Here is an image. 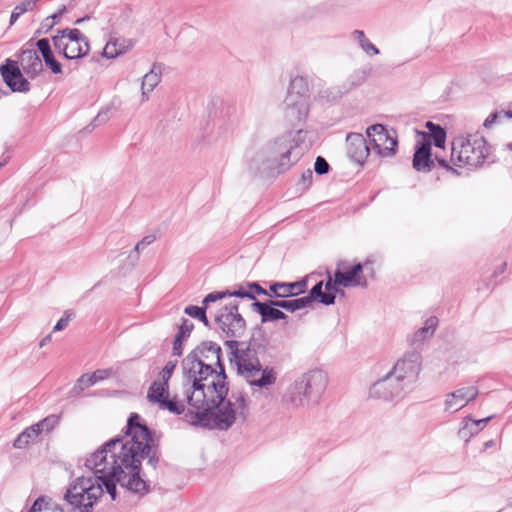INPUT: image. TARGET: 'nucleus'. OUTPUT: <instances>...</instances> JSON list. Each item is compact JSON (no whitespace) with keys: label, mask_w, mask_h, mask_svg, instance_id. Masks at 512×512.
I'll return each mask as SVG.
<instances>
[{"label":"nucleus","mask_w":512,"mask_h":512,"mask_svg":"<svg viewBox=\"0 0 512 512\" xmlns=\"http://www.w3.org/2000/svg\"><path fill=\"white\" fill-rule=\"evenodd\" d=\"M338 287H341L338 283H336V276L334 275V278L332 279L330 276L325 284V289H326V292L325 293H336V292H339V288Z\"/></svg>","instance_id":"79ce46f5"},{"label":"nucleus","mask_w":512,"mask_h":512,"mask_svg":"<svg viewBox=\"0 0 512 512\" xmlns=\"http://www.w3.org/2000/svg\"><path fill=\"white\" fill-rule=\"evenodd\" d=\"M252 307L260 314L262 323L274 322L287 318V315L282 312L279 307L272 305V300L269 302L255 301L252 304Z\"/></svg>","instance_id":"412c9836"},{"label":"nucleus","mask_w":512,"mask_h":512,"mask_svg":"<svg viewBox=\"0 0 512 512\" xmlns=\"http://www.w3.org/2000/svg\"><path fill=\"white\" fill-rule=\"evenodd\" d=\"M280 290H281L280 282H275L269 286V290H267L268 294H265V295L270 296V297L274 296V297L280 298Z\"/></svg>","instance_id":"09e8293b"},{"label":"nucleus","mask_w":512,"mask_h":512,"mask_svg":"<svg viewBox=\"0 0 512 512\" xmlns=\"http://www.w3.org/2000/svg\"><path fill=\"white\" fill-rule=\"evenodd\" d=\"M226 297H239V298H249L255 300V296L252 291H249L247 285L240 286L238 289L233 291H215L209 293L204 299L203 303L205 305L216 302L218 300L224 299Z\"/></svg>","instance_id":"393cba45"},{"label":"nucleus","mask_w":512,"mask_h":512,"mask_svg":"<svg viewBox=\"0 0 512 512\" xmlns=\"http://www.w3.org/2000/svg\"><path fill=\"white\" fill-rule=\"evenodd\" d=\"M113 374L112 369H99L91 374H83L74 386L76 393L82 392L84 389L95 385L96 383L108 379Z\"/></svg>","instance_id":"b1692460"},{"label":"nucleus","mask_w":512,"mask_h":512,"mask_svg":"<svg viewBox=\"0 0 512 512\" xmlns=\"http://www.w3.org/2000/svg\"><path fill=\"white\" fill-rule=\"evenodd\" d=\"M492 444H493V442H492V441H489V442H487V443H486V446H487V447H489V446H491Z\"/></svg>","instance_id":"338daca9"},{"label":"nucleus","mask_w":512,"mask_h":512,"mask_svg":"<svg viewBox=\"0 0 512 512\" xmlns=\"http://www.w3.org/2000/svg\"><path fill=\"white\" fill-rule=\"evenodd\" d=\"M372 144V151L379 157H392L396 154L398 141L396 132L382 124H374L366 129Z\"/></svg>","instance_id":"9d476101"},{"label":"nucleus","mask_w":512,"mask_h":512,"mask_svg":"<svg viewBox=\"0 0 512 512\" xmlns=\"http://www.w3.org/2000/svg\"><path fill=\"white\" fill-rule=\"evenodd\" d=\"M493 418V416H489L483 419L474 420L470 416H467L463 419V426L460 429V433L464 435H473L479 433L484 426Z\"/></svg>","instance_id":"7c9ffc66"},{"label":"nucleus","mask_w":512,"mask_h":512,"mask_svg":"<svg viewBox=\"0 0 512 512\" xmlns=\"http://www.w3.org/2000/svg\"><path fill=\"white\" fill-rule=\"evenodd\" d=\"M492 156V146L479 132L460 133L451 142L450 162L458 167L477 169Z\"/></svg>","instance_id":"39448f33"},{"label":"nucleus","mask_w":512,"mask_h":512,"mask_svg":"<svg viewBox=\"0 0 512 512\" xmlns=\"http://www.w3.org/2000/svg\"><path fill=\"white\" fill-rule=\"evenodd\" d=\"M223 392L219 386L197 387L185 394L189 412L195 415L193 423L213 421L221 430H227L237 422H244L248 416L249 406L245 395L232 393L229 397L226 381Z\"/></svg>","instance_id":"f03ea898"},{"label":"nucleus","mask_w":512,"mask_h":512,"mask_svg":"<svg viewBox=\"0 0 512 512\" xmlns=\"http://www.w3.org/2000/svg\"><path fill=\"white\" fill-rule=\"evenodd\" d=\"M19 61L22 70L31 78L36 77L43 70L42 61L34 49L23 50Z\"/></svg>","instance_id":"aec40b11"},{"label":"nucleus","mask_w":512,"mask_h":512,"mask_svg":"<svg viewBox=\"0 0 512 512\" xmlns=\"http://www.w3.org/2000/svg\"><path fill=\"white\" fill-rule=\"evenodd\" d=\"M303 299L307 300V306L314 300H318L324 305H332L335 302V294L323 292V281H320L311 288L309 294Z\"/></svg>","instance_id":"cd10ccee"},{"label":"nucleus","mask_w":512,"mask_h":512,"mask_svg":"<svg viewBox=\"0 0 512 512\" xmlns=\"http://www.w3.org/2000/svg\"><path fill=\"white\" fill-rule=\"evenodd\" d=\"M425 126L429 132H418L421 136L420 141H429L431 143V140H433L436 147L443 148L446 142V131L444 128L431 121L426 122Z\"/></svg>","instance_id":"a878e982"},{"label":"nucleus","mask_w":512,"mask_h":512,"mask_svg":"<svg viewBox=\"0 0 512 512\" xmlns=\"http://www.w3.org/2000/svg\"><path fill=\"white\" fill-rule=\"evenodd\" d=\"M438 322V318L435 316L426 319L424 326L415 331L410 337L409 341L411 345L420 347L424 342L430 339L434 335Z\"/></svg>","instance_id":"5701e85b"},{"label":"nucleus","mask_w":512,"mask_h":512,"mask_svg":"<svg viewBox=\"0 0 512 512\" xmlns=\"http://www.w3.org/2000/svg\"><path fill=\"white\" fill-rule=\"evenodd\" d=\"M171 376H172V373L167 372L162 369L159 372L157 380H155L154 382H160V384H162V385L169 386V380H170Z\"/></svg>","instance_id":"49530a36"},{"label":"nucleus","mask_w":512,"mask_h":512,"mask_svg":"<svg viewBox=\"0 0 512 512\" xmlns=\"http://www.w3.org/2000/svg\"><path fill=\"white\" fill-rule=\"evenodd\" d=\"M314 170L317 174L324 175L329 171V164L323 157L319 156L316 158Z\"/></svg>","instance_id":"ea45409f"},{"label":"nucleus","mask_w":512,"mask_h":512,"mask_svg":"<svg viewBox=\"0 0 512 512\" xmlns=\"http://www.w3.org/2000/svg\"><path fill=\"white\" fill-rule=\"evenodd\" d=\"M151 442L148 427L140 423L138 414H131L125 435L109 440L86 459L85 466L95 475L73 480L66 490L65 500L80 512H92L104 488L113 501L117 498V484L136 494L148 493L149 485L141 478L140 471L144 458H148L153 468L158 463L157 451L151 447Z\"/></svg>","instance_id":"f257e3e1"},{"label":"nucleus","mask_w":512,"mask_h":512,"mask_svg":"<svg viewBox=\"0 0 512 512\" xmlns=\"http://www.w3.org/2000/svg\"><path fill=\"white\" fill-rule=\"evenodd\" d=\"M408 390L409 388L389 371L371 385L369 395L372 398L394 400L402 398Z\"/></svg>","instance_id":"ddd939ff"},{"label":"nucleus","mask_w":512,"mask_h":512,"mask_svg":"<svg viewBox=\"0 0 512 512\" xmlns=\"http://www.w3.org/2000/svg\"><path fill=\"white\" fill-rule=\"evenodd\" d=\"M479 390L474 385L462 386L446 394L444 400V411L455 413L476 399Z\"/></svg>","instance_id":"2eb2a0df"},{"label":"nucleus","mask_w":512,"mask_h":512,"mask_svg":"<svg viewBox=\"0 0 512 512\" xmlns=\"http://www.w3.org/2000/svg\"><path fill=\"white\" fill-rule=\"evenodd\" d=\"M363 269L364 266L361 263L355 264L347 271H341L340 268H337L335 271L336 283L344 288H366L368 286V281L363 274Z\"/></svg>","instance_id":"a211bd4d"},{"label":"nucleus","mask_w":512,"mask_h":512,"mask_svg":"<svg viewBox=\"0 0 512 512\" xmlns=\"http://www.w3.org/2000/svg\"><path fill=\"white\" fill-rule=\"evenodd\" d=\"M2 166H3V164H2V163H0V167H2Z\"/></svg>","instance_id":"774afa93"},{"label":"nucleus","mask_w":512,"mask_h":512,"mask_svg":"<svg viewBox=\"0 0 512 512\" xmlns=\"http://www.w3.org/2000/svg\"><path fill=\"white\" fill-rule=\"evenodd\" d=\"M154 241L153 236H146L141 241H139L135 246V251L139 253L144 250L146 246L150 245Z\"/></svg>","instance_id":"c03bdc74"},{"label":"nucleus","mask_w":512,"mask_h":512,"mask_svg":"<svg viewBox=\"0 0 512 512\" xmlns=\"http://www.w3.org/2000/svg\"><path fill=\"white\" fill-rule=\"evenodd\" d=\"M436 159L438 160V163H439L442 167H444V168H446V169H451V167L449 166V162H448L447 160H445V159H443V158H438L437 156H436Z\"/></svg>","instance_id":"5fc2aeb1"},{"label":"nucleus","mask_w":512,"mask_h":512,"mask_svg":"<svg viewBox=\"0 0 512 512\" xmlns=\"http://www.w3.org/2000/svg\"><path fill=\"white\" fill-rule=\"evenodd\" d=\"M54 24H55V22H54V21H51V20H49V21H46V20H45V21H44V25H45L46 27H48V28H51Z\"/></svg>","instance_id":"bf43d9fd"},{"label":"nucleus","mask_w":512,"mask_h":512,"mask_svg":"<svg viewBox=\"0 0 512 512\" xmlns=\"http://www.w3.org/2000/svg\"><path fill=\"white\" fill-rule=\"evenodd\" d=\"M328 384V375L320 369L310 370L291 383L283 397V405L289 410L308 409L312 399L324 392Z\"/></svg>","instance_id":"423d86ee"},{"label":"nucleus","mask_w":512,"mask_h":512,"mask_svg":"<svg viewBox=\"0 0 512 512\" xmlns=\"http://www.w3.org/2000/svg\"><path fill=\"white\" fill-rule=\"evenodd\" d=\"M312 177H313V172L310 169L303 172V174H302L303 184L307 185V186L310 185Z\"/></svg>","instance_id":"3c124183"},{"label":"nucleus","mask_w":512,"mask_h":512,"mask_svg":"<svg viewBox=\"0 0 512 512\" xmlns=\"http://www.w3.org/2000/svg\"><path fill=\"white\" fill-rule=\"evenodd\" d=\"M38 50L42 54L43 60L46 65L51 69L54 74L62 72L61 64L55 59L50 47V42L47 38L39 39L36 43Z\"/></svg>","instance_id":"bb28decb"},{"label":"nucleus","mask_w":512,"mask_h":512,"mask_svg":"<svg viewBox=\"0 0 512 512\" xmlns=\"http://www.w3.org/2000/svg\"><path fill=\"white\" fill-rule=\"evenodd\" d=\"M286 114L294 120L304 119L309 112V85L303 76L294 77L284 100Z\"/></svg>","instance_id":"6e6552de"},{"label":"nucleus","mask_w":512,"mask_h":512,"mask_svg":"<svg viewBox=\"0 0 512 512\" xmlns=\"http://www.w3.org/2000/svg\"><path fill=\"white\" fill-rule=\"evenodd\" d=\"M40 435V432L36 427H34V424L27 427L22 433L18 435V437L14 440L13 446L17 449H23L25 448L30 442L35 441L38 436Z\"/></svg>","instance_id":"2f4dec72"},{"label":"nucleus","mask_w":512,"mask_h":512,"mask_svg":"<svg viewBox=\"0 0 512 512\" xmlns=\"http://www.w3.org/2000/svg\"><path fill=\"white\" fill-rule=\"evenodd\" d=\"M506 147H507L510 151H512V142H511V143H508V144L506 145Z\"/></svg>","instance_id":"0e129e2a"},{"label":"nucleus","mask_w":512,"mask_h":512,"mask_svg":"<svg viewBox=\"0 0 512 512\" xmlns=\"http://www.w3.org/2000/svg\"><path fill=\"white\" fill-rule=\"evenodd\" d=\"M52 339L51 334L46 335L39 343L40 347H44L47 343H49Z\"/></svg>","instance_id":"6e6d98bb"},{"label":"nucleus","mask_w":512,"mask_h":512,"mask_svg":"<svg viewBox=\"0 0 512 512\" xmlns=\"http://www.w3.org/2000/svg\"><path fill=\"white\" fill-rule=\"evenodd\" d=\"M4 82L13 92H28L30 83L23 77L16 62L8 59L6 64L0 67Z\"/></svg>","instance_id":"dca6fc26"},{"label":"nucleus","mask_w":512,"mask_h":512,"mask_svg":"<svg viewBox=\"0 0 512 512\" xmlns=\"http://www.w3.org/2000/svg\"><path fill=\"white\" fill-rule=\"evenodd\" d=\"M65 11H66V7H65V6H62V7L58 10V12L54 13V14H53V15H51L50 17H47V18H46V21L51 20V21H54V22L56 23V21H58V20L62 17V15L65 13Z\"/></svg>","instance_id":"8fccbe9b"},{"label":"nucleus","mask_w":512,"mask_h":512,"mask_svg":"<svg viewBox=\"0 0 512 512\" xmlns=\"http://www.w3.org/2000/svg\"><path fill=\"white\" fill-rule=\"evenodd\" d=\"M501 117V113L499 112H494V113H491L486 119L485 121L483 122V126L485 128H490L494 123L497 122V120Z\"/></svg>","instance_id":"de8ad7c7"},{"label":"nucleus","mask_w":512,"mask_h":512,"mask_svg":"<svg viewBox=\"0 0 512 512\" xmlns=\"http://www.w3.org/2000/svg\"><path fill=\"white\" fill-rule=\"evenodd\" d=\"M507 506L512 507V498L508 499Z\"/></svg>","instance_id":"e2e57ef3"},{"label":"nucleus","mask_w":512,"mask_h":512,"mask_svg":"<svg viewBox=\"0 0 512 512\" xmlns=\"http://www.w3.org/2000/svg\"><path fill=\"white\" fill-rule=\"evenodd\" d=\"M169 386L153 382L148 389L147 399L151 404H156L161 410H168L172 414H182L185 411L184 403H187L185 388L183 387V396L175 394L172 399L169 398Z\"/></svg>","instance_id":"f8f14e48"},{"label":"nucleus","mask_w":512,"mask_h":512,"mask_svg":"<svg viewBox=\"0 0 512 512\" xmlns=\"http://www.w3.org/2000/svg\"><path fill=\"white\" fill-rule=\"evenodd\" d=\"M221 347L212 341H205L192 350L182 361L185 394L197 387L219 386L226 381L221 364ZM220 392H223L220 390Z\"/></svg>","instance_id":"7ed1b4c3"},{"label":"nucleus","mask_w":512,"mask_h":512,"mask_svg":"<svg viewBox=\"0 0 512 512\" xmlns=\"http://www.w3.org/2000/svg\"><path fill=\"white\" fill-rule=\"evenodd\" d=\"M499 113H501V117L512 119V104H509L506 109L501 110Z\"/></svg>","instance_id":"603ef678"},{"label":"nucleus","mask_w":512,"mask_h":512,"mask_svg":"<svg viewBox=\"0 0 512 512\" xmlns=\"http://www.w3.org/2000/svg\"><path fill=\"white\" fill-rule=\"evenodd\" d=\"M217 328L227 337H241L246 329V322L238 311V303L232 301L223 306L215 315Z\"/></svg>","instance_id":"9b49d317"},{"label":"nucleus","mask_w":512,"mask_h":512,"mask_svg":"<svg viewBox=\"0 0 512 512\" xmlns=\"http://www.w3.org/2000/svg\"><path fill=\"white\" fill-rule=\"evenodd\" d=\"M161 75L158 72H155L151 69L147 72L143 78L141 83V102L144 103L149 100L150 93L155 89V87L160 83Z\"/></svg>","instance_id":"c85d7f7f"},{"label":"nucleus","mask_w":512,"mask_h":512,"mask_svg":"<svg viewBox=\"0 0 512 512\" xmlns=\"http://www.w3.org/2000/svg\"><path fill=\"white\" fill-rule=\"evenodd\" d=\"M367 79V72L362 69L353 71L345 81L338 87L337 93L333 96V101L341 98L344 94L356 89L364 84Z\"/></svg>","instance_id":"4be33fe9"},{"label":"nucleus","mask_w":512,"mask_h":512,"mask_svg":"<svg viewBox=\"0 0 512 512\" xmlns=\"http://www.w3.org/2000/svg\"><path fill=\"white\" fill-rule=\"evenodd\" d=\"M86 19H88V18L86 17ZM84 20H85V18L77 19V20H76V24H80V23H81V22H83Z\"/></svg>","instance_id":"680f3d73"},{"label":"nucleus","mask_w":512,"mask_h":512,"mask_svg":"<svg viewBox=\"0 0 512 512\" xmlns=\"http://www.w3.org/2000/svg\"><path fill=\"white\" fill-rule=\"evenodd\" d=\"M346 151L348 157L362 165L370 154V147L365 137L360 133H349L346 136Z\"/></svg>","instance_id":"f3484780"},{"label":"nucleus","mask_w":512,"mask_h":512,"mask_svg":"<svg viewBox=\"0 0 512 512\" xmlns=\"http://www.w3.org/2000/svg\"><path fill=\"white\" fill-rule=\"evenodd\" d=\"M272 305L289 312H295L307 307V300L303 299V297L293 300H272Z\"/></svg>","instance_id":"72a5a7b5"},{"label":"nucleus","mask_w":512,"mask_h":512,"mask_svg":"<svg viewBox=\"0 0 512 512\" xmlns=\"http://www.w3.org/2000/svg\"><path fill=\"white\" fill-rule=\"evenodd\" d=\"M29 512H64V510L58 506H49L43 497H39L35 500Z\"/></svg>","instance_id":"c9c22d12"},{"label":"nucleus","mask_w":512,"mask_h":512,"mask_svg":"<svg viewBox=\"0 0 512 512\" xmlns=\"http://www.w3.org/2000/svg\"><path fill=\"white\" fill-rule=\"evenodd\" d=\"M177 361H168L165 366L163 367V370L170 372L173 374V371L175 370Z\"/></svg>","instance_id":"864d4df0"},{"label":"nucleus","mask_w":512,"mask_h":512,"mask_svg":"<svg viewBox=\"0 0 512 512\" xmlns=\"http://www.w3.org/2000/svg\"><path fill=\"white\" fill-rule=\"evenodd\" d=\"M39 1L40 0H22L13 9L10 17V24H14L17 19L24 13L32 11Z\"/></svg>","instance_id":"f704fd0d"},{"label":"nucleus","mask_w":512,"mask_h":512,"mask_svg":"<svg viewBox=\"0 0 512 512\" xmlns=\"http://www.w3.org/2000/svg\"><path fill=\"white\" fill-rule=\"evenodd\" d=\"M306 281H297L291 283L280 282V298H287L301 294L306 289Z\"/></svg>","instance_id":"473e14b6"},{"label":"nucleus","mask_w":512,"mask_h":512,"mask_svg":"<svg viewBox=\"0 0 512 512\" xmlns=\"http://www.w3.org/2000/svg\"><path fill=\"white\" fill-rule=\"evenodd\" d=\"M351 37L366 55L375 56L380 53L379 49L367 38L364 31L354 30Z\"/></svg>","instance_id":"c756f323"},{"label":"nucleus","mask_w":512,"mask_h":512,"mask_svg":"<svg viewBox=\"0 0 512 512\" xmlns=\"http://www.w3.org/2000/svg\"><path fill=\"white\" fill-rule=\"evenodd\" d=\"M505 268H506V263H502V264H501V272H502V271H504V270H505Z\"/></svg>","instance_id":"69168bd1"},{"label":"nucleus","mask_w":512,"mask_h":512,"mask_svg":"<svg viewBox=\"0 0 512 512\" xmlns=\"http://www.w3.org/2000/svg\"><path fill=\"white\" fill-rule=\"evenodd\" d=\"M193 327H194V325L192 322H190L187 319H182V323L179 327V331H178L177 335H181L182 338H185V337L189 336Z\"/></svg>","instance_id":"a19ab883"},{"label":"nucleus","mask_w":512,"mask_h":512,"mask_svg":"<svg viewBox=\"0 0 512 512\" xmlns=\"http://www.w3.org/2000/svg\"><path fill=\"white\" fill-rule=\"evenodd\" d=\"M58 422L59 418L56 415H49L48 417L34 424V427L38 429L40 434L43 432L48 433L57 426Z\"/></svg>","instance_id":"e433bc0d"},{"label":"nucleus","mask_w":512,"mask_h":512,"mask_svg":"<svg viewBox=\"0 0 512 512\" xmlns=\"http://www.w3.org/2000/svg\"><path fill=\"white\" fill-rule=\"evenodd\" d=\"M55 49L67 59H79L89 53L86 36L78 29L59 30L52 38Z\"/></svg>","instance_id":"1a4fd4ad"},{"label":"nucleus","mask_w":512,"mask_h":512,"mask_svg":"<svg viewBox=\"0 0 512 512\" xmlns=\"http://www.w3.org/2000/svg\"><path fill=\"white\" fill-rule=\"evenodd\" d=\"M104 115H105V113H102V112H101V113H99V114L97 115L96 119H97V120H101V119H103Z\"/></svg>","instance_id":"052dcab7"},{"label":"nucleus","mask_w":512,"mask_h":512,"mask_svg":"<svg viewBox=\"0 0 512 512\" xmlns=\"http://www.w3.org/2000/svg\"><path fill=\"white\" fill-rule=\"evenodd\" d=\"M206 327H210V322L206 316V313L199 319Z\"/></svg>","instance_id":"13d9d810"},{"label":"nucleus","mask_w":512,"mask_h":512,"mask_svg":"<svg viewBox=\"0 0 512 512\" xmlns=\"http://www.w3.org/2000/svg\"><path fill=\"white\" fill-rule=\"evenodd\" d=\"M247 287H248L249 291L253 292L254 296L256 294H258V295L268 294V291L266 289L262 288L257 282L248 283Z\"/></svg>","instance_id":"a18cd8bd"},{"label":"nucleus","mask_w":512,"mask_h":512,"mask_svg":"<svg viewBox=\"0 0 512 512\" xmlns=\"http://www.w3.org/2000/svg\"><path fill=\"white\" fill-rule=\"evenodd\" d=\"M74 316V313L70 310L65 311L64 315L57 321L55 326L53 327V332H58L63 329H65L72 317Z\"/></svg>","instance_id":"58836bf2"},{"label":"nucleus","mask_w":512,"mask_h":512,"mask_svg":"<svg viewBox=\"0 0 512 512\" xmlns=\"http://www.w3.org/2000/svg\"><path fill=\"white\" fill-rule=\"evenodd\" d=\"M300 133L301 130L296 134L289 132L268 141L253 155L247 156L250 168L258 170L262 167L277 166L281 169L290 167L301 155L297 151Z\"/></svg>","instance_id":"20e7f679"},{"label":"nucleus","mask_w":512,"mask_h":512,"mask_svg":"<svg viewBox=\"0 0 512 512\" xmlns=\"http://www.w3.org/2000/svg\"><path fill=\"white\" fill-rule=\"evenodd\" d=\"M327 93H328V90L323 91L322 97H326L329 100H333V96L336 95L337 91L335 93H333V91H330V94H333L331 97Z\"/></svg>","instance_id":"4d7b16f0"},{"label":"nucleus","mask_w":512,"mask_h":512,"mask_svg":"<svg viewBox=\"0 0 512 512\" xmlns=\"http://www.w3.org/2000/svg\"><path fill=\"white\" fill-rule=\"evenodd\" d=\"M183 339L181 335H176L173 341V355L180 356L182 354V342Z\"/></svg>","instance_id":"37998d69"},{"label":"nucleus","mask_w":512,"mask_h":512,"mask_svg":"<svg viewBox=\"0 0 512 512\" xmlns=\"http://www.w3.org/2000/svg\"><path fill=\"white\" fill-rule=\"evenodd\" d=\"M421 369V355L419 352H411L399 359L390 370L409 389L415 382Z\"/></svg>","instance_id":"4468645a"},{"label":"nucleus","mask_w":512,"mask_h":512,"mask_svg":"<svg viewBox=\"0 0 512 512\" xmlns=\"http://www.w3.org/2000/svg\"><path fill=\"white\" fill-rule=\"evenodd\" d=\"M208 305L209 304L205 305L204 303H203L202 307L189 305V306L185 307L184 312H185V314L189 315L190 317H193V318L199 320L205 314Z\"/></svg>","instance_id":"4c0bfd02"},{"label":"nucleus","mask_w":512,"mask_h":512,"mask_svg":"<svg viewBox=\"0 0 512 512\" xmlns=\"http://www.w3.org/2000/svg\"><path fill=\"white\" fill-rule=\"evenodd\" d=\"M413 167L417 171L429 172L433 167L431 160V148L429 141H418L413 156Z\"/></svg>","instance_id":"6ab92c4d"},{"label":"nucleus","mask_w":512,"mask_h":512,"mask_svg":"<svg viewBox=\"0 0 512 512\" xmlns=\"http://www.w3.org/2000/svg\"><path fill=\"white\" fill-rule=\"evenodd\" d=\"M231 363L236 366L238 374L247 383L260 390L270 389L277 381V372L270 366L263 367L254 348L241 343L232 352Z\"/></svg>","instance_id":"0eeeda50"}]
</instances>
